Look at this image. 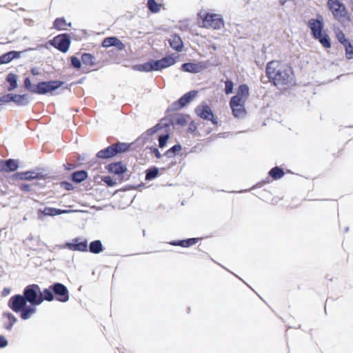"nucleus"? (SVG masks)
<instances>
[{"mask_svg": "<svg viewBox=\"0 0 353 353\" xmlns=\"http://www.w3.org/2000/svg\"><path fill=\"white\" fill-rule=\"evenodd\" d=\"M198 93V90H192L185 92L167 108L166 112H171L181 110L190 103L194 98H196Z\"/></svg>", "mask_w": 353, "mask_h": 353, "instance_id": "9", "label": "nucleus"}, {"mask_svg": "<svg viewBox=\"0 0 353 353\" xmlns=\"http://www.w3.org/2000/svg\"><path fill=\"white\" fill-rule=\"evenodd\" d=\"M8 345V339L3 335H0V348H5Z\"/></svg>", "mask_w": 353, "mask_h": 353, "instance_id": "55", "label": "nucleus"}, {"mask_svg": "<svg viewBox=\"0 0 353 353\" xmlns=\"http://www.w3.org/2000/svg\"><path fill=\"white\" fill-rule=\"evenodd\" d=\"M174 125L183 127L188 123L190 115L183 113H174L171 114Z\"/></svg>", "mask_w": 353, "mask_h": 353, "instance_id": "30", "label": "nucleus"}, {"mask_svg": "<svg viewBox=\"0 0 353 353\" xmlns=\"http://www.w3.org/2000/svg\"><path fill=\"white\" fill-rule=\"evenodd\" d=\"M37 306H39V305L32 303L26 304L21 311L19 312L20 318L24 321L30 319L32 316L37 312Z\"/></svg>", "mask_w": 353, "mask_h": 353, "instance_id": "26", "label": "nucleus"}, {"mask_svg": "<svg viewBox=\"0 0 353 353\" xmlns=\"http://www.w3.org/2000/svg\"><path fill=\"white\" fill-rule=\"evenodd\" d=\"M132 143H126L117 141L105 147L96 154V158L99 160H110L119 154H125L130 151Z\"/></svg>", "mask_w": 353, "mask_h": 353, "instance_id": "4", "label": "nucleus"}, {"mask_svg": "<svg viewBox=\"0 0 353 353\" xmlns=\"http://www.w3.org/2000/svg\"><path fill=\"white\" fill-rule=\"evenodd\" d=\"M265 76L269 81L279 88L292 83L294 74L289 65H280L276 61H269L265 68Z\"/></svg>", "mask_w": 353, "mask_h": 353, "instance_id": "1", "label": "nucleus"}, {"mask_svg": "<svg viewBox=\"0 0 353 353\" xmlns=\"http://www.w3.org/2000/svg\"><path fill=\"white\" fill-rule=\"evenodd\" d=\"M72 86V85H70V84H68L65 86L63 87L61 90H70Z\"/></svg>", "mask_w": 353, "mask_h": 353, "instance_id": "62", "label": "nucleus"}, {"mask_svg": "<svg viewBox=\"0 0 353 353\" xmlns=\"http://www.w3.org/2000/svg\"><path fill=\"white\" fill-rule=\"evenodd\" d=\"M114 47L119 50H123L125 48V44L119 38H117V40L115 42Z\"/></svg>", "mask_w": 353, "mask_h": 353, "instance_id": "56", "label": "nucleus"}, {"mask_svg": "<svg viewBox=\"0 0 353 353\" xmlns=\"http://www.w3.org/2000/svg\"><path fill=\"white\" fill-rule=\"evenodd\" d=\"M148 8L152 13H157L160 11L161 4L156 0H148Z\"/></svg>", "mask_w": 353, "mask_h": 353, "instance_id": "43", "label": "nucleus"}, {"mask_svg": "<svg viewBox=\"0 0 353 353\" xmlns=\"http://www.w3.org/2000/svg\"><path fill=\"white\" fill-rule=\"evenodd\" d=\"M3 320V327L8 331H11L14 325L17 322V318L10 312L6 311L2 313Z\"/></svg>", "mask_w": 353, "mask_h": 353, "instance_id": "24", "label": "nucleus"}, {"mask_svg": "<svg viewBox=\"0 0 353 353\" xmlns=\"http://www.w3.org/2000/svg\"><path fill=\"white\" fill-rule=\"evenodd\" d=\"M212 128H208V130H207V132H206V134H210V133H211V132H212Z\"/></svg>", "mask_w": 353, "mask_h": 353, "instance_id": "64", "label": "nucleus"}, {"mask_svg": "<svg viewBox=\"0 0 353 353\" xmlns=\"http://www.w3.org/2000/svg\"><path fill=\"white\" fill-rule=\"evenodd\" d=\"M11 61L12 59L9 51L0 55V65L2 64L9 63Z\"/></svg>", "mask_w": 353, "mask_h": 353, "instance_id": "49", "label": "nucleus"}, {"mask_svg": "<svg viewBox=\"0 0 353 353\" xmlns=\"http://www.w3.org/2000/svg\"><path fill=\"white\" fill-rule=\"evenodd\" d=\"M31 74L33 75V76H39L41 74V72L39 71V70L36 68V67H32L30 68V70Z\"/></svg>", "mask_w": 353, "mask_h": 353, "instance_id": "58", "label": "nucleus"}, {"mask_svg": "<svg viewBox=\"0 0 353 353\" xmlns=\"http://www.w3.org/2000/svg\"><path fill=\"white\" fill-rule=\"evenodd\" d=\"M12 179L21 181H32L45 179L46 176L40 172V168L29 170L27 171L17 172L11 176Z\"/></svg>", "mask_w": 353, "mask_h": 353, "instance_id": "12", "label": "nucleus"}, {"mask_svg": "<svg viewBox=\"0 0 353 353\" xmlns=\"http://www.w3.org/2000/svg\"><path fill=\"white\" fill-rule=\"evenodd\" d=\"M345 49V58L347 60L353 59V45L351 41L343 45Z\"/></svg>", "mask_w": 353, "mask_h": 353, "instance_id": "44", "label": "nucleus"}, {"mask_svg": "<svg viewBox=\"0 0 353 353\" xmlns=\"http://www.w3.org/2000/svg\"><path fill=\"white\" fill-rule=\"evenodd\" d=\"M106 170L114 175H117L121 181L124 180V174L128 171V167L122 161L111 162L105 165Z\"/></svg>", "mask_w": 353, "mask_h": 353, "instance_id": "15", "label": "nucleus"}, {"mask_svg": "<svg viewBox=\"0 0 353 353\" xmlns=\"http://www.w3.org/2000/svg\"><path fill=\"white\" fill-rule=\"evenodd\" d=\"M11 293V288H4L1 292L2 296H7Z\"/></svg>", "mask_w": 353, "mask_h": 353, "instance_id": "59", "label": "nucleus"}, {"mask_svg": "<svg viewBox=\"0 0 353 353\" xmlns=\"http://www.w3.org/2000/svg\"><path fill=\"white\" fill-rule=\"evenodd\" d=\"M169 44L170 47L175 51L181 52L183 50V41L181 37L176 33L172 35L169 39Z\"/></svg>", "mask_w": 353, "mask_h": 353, "instance_id": "28", "label": "nucleus"}, {"mask_svg": "<svg viewBox=\"0 0 353 353\" xmlns=\"http://www.w3.org/2000/svg\"><path fill=\"white\" fill-rule=\"evenodd\" d=\"M211 65L209 61H203L199 62L188 61L181 64L180 70L183 72L191 74H197L203 70L208 69Z\"/></svg>", "mask_w": 353, "mask_h": 353, "instance_id": "13", "label": "nucleus"}, {"mask_svg": "<svg viewBox=\"0 0 353 353\" xmlns=\"http://www.w3.org/2000/svg\"><path fill=\"white\" fill-rule=\"evenodd\" d=\"M160 132L159 125H154L152 128L148 129L143 133H142L134 141V143L143 145L149 141H152V137L157 132Z\"/></svg>", "mask_w": 353, "mask_h": 353, "instance_id": "20", "label": "nucleus"}, {"mask_svg": "<svg viewBox=\"0 0 353 353\" xmlns=\"http://www.w3.org/2000/svg\"><path fill=\"white\" fill-rule=\"evenodd\" d=\"M14 103L18 106H26L28 105L30 103V99L28 94H14Z\"/></svg>", "mask_w": 353, "mask_h": 353, "instance_id": "35", "label": "nucleus"}, {"mask_svg": "<svg viewBox=\"0 0 353 353\" xmlns=\"http://www.w3.org/2000/svg\"><path fill=\"white\" fill-rule=\"evenodd\" d=\"M222 82L225 84L223 92L226 95H229L234 92V83L232 79L225 77V80H222Z\"/></svg>", "mask_w": 353, "mask_h": 353, "instance_id": "40", "label": "nucleus"}, {"mask_svg": "<svg viewBox=\"0 0 353 353\" xmlns=\"http://www.w3.org/2000/svg\"><path fill=\"white\" fill-rule=\"evenodd\" d=\"M334 32L338 41L342 46L350 41V39L346 37L345 33L339 27H334Z\"/></svg>", "mask_w": 353, "mask_h": 353, "instance_id": "38", "label": "nucleus"}, {"mask_svg": "<svg viewBox=\"0 0 353 353\" xmlns=\"http://www.w3.org/2000/svg\"><path fill=\"white\" fill-rule=\"evenodd\" d=\"M60 185L62 188L65 189V190L70 191L73 190L74 189V185L68 181H62L60 183Z\"/></svg>", "mask_w": 353, "mask_h": 353, "instance_id": "51", "label": "nucleus"}, {"mask_svg": "<svg viewBox=\"0 0 353 353\" xmlns=\"http://www.w3.org/2000/svg\"><path fill=\"white\" fill-rule=\"evenodd\" d=\"M117 38L118 37L116 36H110L104 38L101 42V46L105 48L114 47Z\"/></svg>", "mask_w": 353, "mask_h": 353, "instance_id": "41", "label": "nucleus"}, {"mask_svg": "<svg viewBox=\"0 0 353 353\" xmlns=\"http://www.w3.org/2000/svg\"><path fill=\"white\" fill-rule=\"evenodd\" d=\"M203 22L214 30H220L225 24L223 17L214 13H206L204 16Z\"/></svg>", "mask_w": 353, "mask_h": 353, "instance_id": "19", "label": "nucleus"}, {"mask_svg": "<svg viewBox=\"0 0 353 353\" xmlns=\"http://www.w3.org/2000/svg\"><path fill=\"white\" fill-rule=\"evenodd\" d=\"M285 174L283 169L279 166L272 168L269 172L268 175L274 180L281 179Z\"/></svg>", "mask_w": 353, "mask_h": 353, "instance_id": "37", "label": "nucleus"}, {"mask_svg": "<svg viewBox=\"0 0 353 353\" xmlns=\"http://www.w3.org/2000/svg\"><path fill=\"white\" fill-rule=\"evenodd\" d=\"M197 129V125L194 121H192L188 125L187 132L189 133H194Z\"/></svg>", "mask_w": 353, "mask_h": 353, "instance_id": "52", "label": "nucleus"}, {"mask_svg": "<svg viewBox=\"0 0 353 353\" xmlns=\"http://www.w3.org/2000/svg\"><path fill=\"white\" fill-rule=\"evenodd\" d=\"M23 296L28 303H32L40 305L46 301L44 289L41 290L38 284L32 283L26 285L23 290Z\"/></svg>", "mask_w": 353, "mask_h": 353, "instance_id": "7", "label": "nucleus"}, {"mask_svg": "<svg viewBox=\"0 0 353 353\" xmlns=\"http://www.w3.org/2000/svg\"><path fill=\"white\" fill-rule=\"evenodd\" d=\"M77 158L79 160H81V161H85V159H86L85 154H78Z\"/></svg>", "mask_w": 353, "mask_h": 353, "instance_id": "61", "label": "nucleus"}, {"mask_svg": "<svg viewBox=\"0 0 353 353\" xmlns=\"http://www.w3.org/2000/svg\"><path fill=\"white\" fill-rule=\"evenodd\" d=\"M46 301H57L60 303H66L70 299V292L68 288L60 282H54L48 288H44Z\"/></svg>", "mask_w": 353, "mask_h": 353, "instance_id": "5", "label": "nucleus"}, {"mask_svg": "<svg viewBox=\"0 0 353 353\" xmlns=\"http://www.w3.org/2000/svg\"><path fill=\"white\" fill-rule=\"evenodd\" d=\"M6 80L9 83L8 91H13L18 88V76L16 74L10 72L7 74Z\"/></svg>", "mask_w": 353, "mask_h": 353, "instance_id": "33", "label": "nucleus"}, {"mask_svg": "<svg viewBox=\"0 0 353 353\" xmlns=\"http://www.w3.org/2000/svg\"><path fill=\"white\" fill-rule=\"evenodd\" d=\"M229 105L232 114L235 119H243L247 116L248 112L245 108V103L230 100Z\"/></svg>", "mask_w": 353, "mask_h": 353, "instance_id": "18", "label": "nucleus"}, {"mask_svg": "<svg viewBox=\"0 0 353 353\" xmlns=\"http://www.w3.org/2000/svg\"><path fill=\"white\" fill-rule=\"evenodd\" d=\"M279 2L281 6H283L285 3L286 1L285 0H280Z\"/></svg>", "mask_w": 353, "mask_h": 353, "instance_id": "63", "label": "nucleus"}, {"mask_svg": "<svg viewBox=\"0 0 353 353\" xmlns=\"http://www.w3.org/2000/svg\"><path fill=\"white\" fill-rule=\"evenodd\" d=\"M307 26L310 30L312 38L318 41L324 48L330 49L332 47L328 30L325 29L324 19L321 14L317 13L316 18L310 19Z\"/></svg>", "mask_w": 353, "mask_h": 353, "instance_id": "3", "label": "nucleus"}, {"mask_svg": "<svg viewBox=\"0 0 353 353\" xmlns=\"http://www.w3.org/2000/svg\"><path fill=\"white\" fill-rule=\"evenodd\" d=\"M39 47L37 48H28V49L22 51H17V50H10L9 51L11 55L12 61L14 59H17L21 57V54H23L26 52L31 51V50H37Z\"/></svg>", "mask_w": 353, "mask_h": 353, "instance_id": "45", "label": "nucleus"}, {"mask_svg": "<svg viewBox=\"0 0 353 353\" xmlns=\"http://www.w3.org/2000/svg\"><path fill=\"white\" fill-rule=\"evenodd\" d=\"M59 249H69L72 251L87 252H88V240L83 236H77L71 241H66L64 244L57 245Z\"/></svg>", "mask_w": 353, "mask_h": 353, "instance_id": "10", "label": "nucleus"}, {"mask_svg": "<svg viewBox=\"0 0 353 353\" xmlns=\"http://www.w3.org/2000/svg\"><path fill=\"white\" fill-rule=\"evenodd\" d=\"M199 240L200 239L197 237L187 238L183 239L172 240L169 242V244L173 246H180L188 248L196 244Z\"/></svg>", "mask_w": 353, "mask_h": 353, "instance_id": "25", "label": "nucleus"}, {"mask_svg": "<svg viewBox=\"0 0 353 353\" xmlns=\"http://www.w3.org/2000/svg\"><path fill=\"white\" fill-rule=\"evenodd\" d=\"M19 188L21 191L24 192H29L31 191V187L29 184L26 183H22L19 185Z\"/></svg>", "mask_w": 353, "mask_h": 353, "instance_id": "54", "label": "nucleus"}, {"mask_svg": "<svg viewBox=\"0 0 353 353\" xmlns=\"http://www.w3.org/2000/svg\"><path fill=\"white\" fill-rule=\"evenodd\" d=\"M101 181L109 187H114L117 185V180L113 176L105 175L101 176Z\"/></svg>", "mask_w": 353, "mask_h": 353, "instance_id": "46", "label": "nucleus"}, {"mask_svg": "<svg viewBox=\"0 0 353 353\" xmlns=\"http://www.w3.org/2000/svg\"><path fill=\"white\" fill-rule=\"evenodd\" d=\"M70 67L79 70L82 67V61L76 56L70 57Z\"/></svg>", "mask_w": 353, "mask_h": 353, "instance_id": "47", "label": "nucleus"}, {"mask_svg": "<svg viewBox=\"0 0 353 353\" xmlns=\"http://www.w3.org/2000/svg\"><path fill=\"white\" fill-rule=\"evenodd\" d=\"M250 97V87L246 83H241L239 85L236 93L230 100L238 102L246 103Z\"/></svg>", "mask_w": 353, "mask_h": 353, "instance_id": "21", "label": "nucleus"}, {"mask_svg": "<svg viewBox=\"0 0 353 353\" xmlns=\"http://www.w3.org/2000/svg\"><path fill=\"white\" fill-rule=\"evenodd\" d=\"M104 249V246L99 239L94 240L88 244V252L94 254L101 253Z\"/></svg>", "mask_w": 353, "mask_h": 353, "instance_id": "31", "label": "nucleus"}, {"mask_svg": "<svg viewBox=\"0 0 353 353\" xmlns=\"http://www.w3.org/2000/svg\"><path fill=\"white\" fill-rule=\"evenodd\" d=\"M182 150V145L179 142H177L173 146L167 150L163 155L168 159H172L180 154Z\"/></svg>", "mask_w": 353, "mask_h": 353, "instance_id": "32", "label": "nucleus"}, {"mask_svg": "<svg viewBox=\"0 0 353 353\" xmlns=\"http://www.w3.org/2000/svg\"><path fill=\"white\" fill-rule=\"evenodd\" d=\"M159 174V168L155 165L149 167L145 171V181H151L155 179Z\"/></svg>", "mask_w": 353, "mask_h": 353, "instance_id": "34", "label": "nucleus"}, {"mask_svg": "<svg viewBox=\"0 0 353 353\" xmlns=\"http://www.w3.org/2000/svg\"><path fill=\"white\" fill-rule=\"evenodd\" d=\"M66 24V19L65 17H57L53 21V28L57 30H67L66 28H63V26Z\"/></svg>", "mask_w": 353, "mask_h": 353, "instance_id": "42", "label": "nucleus"}, {"mask_svg": "<svg viewBox=\"0 0 353 353\" xmlns=\"http://www.w3.org/2000/svg\"><path fill=\"white\" fill-rule=\"evenodd\" d=\"M28 304L26 299L21 294L12 295L8 302V307L15 313L19 314L21 310Z\"/></svg>", "mask_w": 353, "mask_h": 353, "instance_id": "17", "label": "nucleus"}, {"mask_svg": "<svg viewBox=\"0 0 353 353\" xmlns=\"http://www.w3.org/2000/svg\"><path fill=\"white\" fill-rule=\"evenodd\" d=\"M71 36L68 33L59 34L49 41L50 46L63 53L68 52L71 44Z\"/></svg>", "mask_w": 353, "mask_h": 353, "instance_id": "11", "label": "nucleus"}, {"mask_svg": "<svg viewBox=\"0 0 353 353\" xmlns=\"http://www.w3.org/2000/svg\"><path fill=\"white\" fill-rule=\"evenodd\" d=\"M154 61L156 71H159L174 65L176 62V59L174 54L172 53L160 59H154Z\"/></svg>", "mask_w": 353, "mask_h": 353, "instance_id": "22", "label": "nucleus"}, {"mask_svg": "<svg viewBox=\"0 0 353 353\" xmlns=\"http://www.w3.org/2000/svg\"><path fill=\"white\" fill-rule=\"evenodd\" d=\"M14 93H8L0 97V102L2 103H8L13 102Z\"/></svg>", "mask_w": 353, "mask_h": 353, "instance_id": "50", "label": "nucleus"}, {"mask_svg": "<svg viewBox=\"0 0 353 353\" xmlns=\"http://www.w3.org/2000/svg\"><path fill=\"white\" fill-rule=\"evenodd\" d=\"M88 173L85 170H80L73 172L70 175V179L76 184H79L86 180Z\"/></svg>", "mask_w": 353, "mask_h": 353, "instance_id": "29", "label": "nucleus"}, {"mask_svg": "<svg viewBox=\"0 0 353 353\" xmlns=\"http://www.w3.org/2000/svg\"><path fill=\"white\" fill-rule=\"evenodd\" d=\"M82 63L86 65L94 66L97 65L96 57L91 53L83 52L81 54Z\"/></svg>", "mask_w": 353, "mask_h": 353, "instance_id": "36", "label": "nucleus"}, {"mask_svg": "<svg viewBox=\"0 0 353 353\" xmlns=\"http://www.w3.org/2000/svg\"><path fill=\"white\" fill-rule=\"evenodd\" d=\"M156 125H159L160 128V131L163 130L162 132L158 134L157 139L159 145L158 146L161 149H163L167 147L168 142L170 139L171 136V127H174V121L170 114L168 117H165L161 119Z\"/></svg>", "mask_w": 353, "mask_h": 353, "instance_id": "6", "label": "nucleus"}, {"mask_svg": "<svg viewBox=\"0 0 353 353\" xmlns=\"http://www.w3.org/2000/svg\"><path fill=\"white\" fill-rule=\"evenodd\" d=\"M154 59H150L143 63L133 65L132 68L135 71L150 72L156 71L155 65L154 63Z\"/></svg>", "mask_w": 353, "mask_h": 353, "instance_id": "27", "label": "nucleus"}, {"mask_svg": "<svg viewBox=\"0 0 353 353\" xmlns=\"http://www.w3.org/2000/svg\"><path fill=\"white\" fill-rule=\"evenodd\" d=\"M194 112L200 119L210 122L216 128L218 127L219 121L212 110V108L205 101H203L195 108Z\"/></svg>", "mask_w": 353, "mask_h": 353, "instance_id": "8", "label": "nucleus"}, {"mask_svg": "<svg viewBox=\"0 0 353 353\" xmlns=\"http://www.w3.org/2000/svg\"><path fill=\"white\" fill-rule=\"evenodd\" d=\"M327 6L334 18L339 21L343 27L345 24L341 21V16L347 9L345 5L339 0H327Z\"/></svg>", "mask_w": 353, "mask_h": 353, "instance_id": "14", "label": "nucleus"}, {"mask_svg": "<svg viewBox=\"0 0 353 353\" xmlns=\"http://www.w3.org/2000/svg\"><path fill=\"white\" fill-rule=\"evenodd\" d=\"M346 19L348 22H352V21L353 20V17L352 14L348 12L347 9H346L345 12L343 13L341 16V19Z\"/></svg>", "mask_w": 353, "mask_h": 353, "instance_id": "53", "label": "nucleus"}, {"mask_svg": "<svg viewBox=\"0 0 353 353\" xmlns=\"http://www.w3.org/2000/svg\"><path fill=\"white\" fill-rule=\"evenodd\" d=\"M159 147L157 148L156 146H147L146 147V149L149 150L150 153L153 155H154V157L157 159H161L163 156H164L163 154H162L160 151H159Z\"/></svg>", "mask_w": 353, "mask_h": 353, "instance_id": "48", "label": "nucleus"}, {"mask_svg": "<svg viewBox=\"0 0 353 353\" xmlns=\"http://www.w3.org/2000/svg\"><path fill=\"white\" fill-rule=\"evenodd\" d=\"M77 167V165L75 164H72V163H68L63 164V168H64L65 170H67V171H70L72 170H74Z\"/></svg>", "mask_w": 353, "mask_h": 353, "instance_id": "57", "label": "nucleus"}, {"mask_svg": "<svg viewBox=\"0 0 353 353\" xmlns=\"http://www.w3.org/2000/svg\"><path fill=\"white\" fill-rule=\"evenodd\" d=\"M72 210H63L52 207H46L43 209L39 208L37 211V218L43 221L45 216H55L73 212Z\"/></svg>", "mask_w": 353, "mask_h": 353, "instance_id": "16", "label": "nucleus"}, {"mask_svg": "<svg viewBox=\"0 0 353 353\" xmlns=\"http://www.w3.org/2000/svg\"><path fill=\"white\" fill-rule=\"evenodd\" d=\"M85 79V77H81L79 80H78L77 81H75V82H72L70 83V85H77V84H81L83 83L84 80Z\"/></svg>", "mask_w": 353, "mask_h": 353, "instance_id": "60", "label": "nucleus"}, {"mask_svg": "<svg viewBox=\"0 0 353 353\" xmlns=\"http://www.w3.org/2000/svg\"><path fill=\"white\" fill-rule=\"evenodd\" d=\"M65 82L61 80L40 81L37 83H32L30 77L23 79V87L26 90L36 94L54 95V92L62 88Z\"/></svg>", "mask_w": 353, "mask_h": 353, "instance_id": "2", "label": "nucleus"}, {"mask_svg": "<svg viewBox=\"0 0 353 353\" xmlns=\"http://www.w3.org/2000/svg\"><path fill=\"white\" fill-rule=\"evenodd\" d=\"M19 168V161L14 159H0V172H14Z\"/></svg>", "mask_w": 353, "mask_h": 353, "instance_id": "23", "label": "nucleus"}, {"mask_svg": "<svg viewBox=\"0 0 353 353\" xmlns=\"http://www.w3.org/2000/svg\"><path fill=\"white\" fill-rule=\"evenodd\" d=\"M270 176H268L266 177L265 179H263L261 180V181H259L258 183H256L255 185H254L250 189H245V190H241L240 191H229L228 192L230 193H239V192H248L250 191V190L252 189H255V188H261L263 187V185H265V184L267 183H270Z\"/></svg>", "mask_w": 353, "mask_h": 353, "instance_id": "39", "label": "nucleus"}]
</instances>
